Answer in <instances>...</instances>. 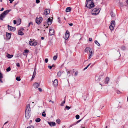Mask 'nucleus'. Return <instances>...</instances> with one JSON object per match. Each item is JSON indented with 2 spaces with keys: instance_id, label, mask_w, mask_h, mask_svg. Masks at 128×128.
Listing matches in <instances>:
<instances>
[{
  "instance_id": "obj_1",
  "label": "nucleus",
  "mask_w": 128,
  "mask_h": 128,
  "mask_svg": "<svg viewBox=\"0 0 128 128\" xmlns=\"http://www.w3.org/2000/svg\"><path fill=\"white\" fill-rule=\"evenodd\" d=\"M25 117L27 119H28L31 115V110L30 104H28L26 106L25 110Z\"/></svg>"
},
{
  "instance_id": "obj_2",
  "label": "nucleus",
  "mask_w": 128,
  "mask_h": 128,
  "mask_svg": "<svg viewBox=\"0 0 128 128\" xmlns=\"http://www.w3.org/2000/svg\"><path fill=\"white\" fill-rule=\"evenodd\" d=\"M85 6L89 8H92L94 6L93 0H86Z\"/></svg>"
},
{
  "instance_id": "obj_3",
  "label": "nucleus",
  "mask_w": 128,
  "mask_h": 128,
  "mask_svg": "<svg viewBox=\"0 0 128 128\" xmlns=\"http://www.w3.org/2000/svg\"><path fill=\"white\" fill-rule=\"evenodd\" d=\"M104 77V74L102 73H99L95 77V80L97 82H99L102 81Z\"/></svg>"
},
{
  "instance_id": "obj_4",
  "label": "nucleus",
  "mask_w": 128,
  "mask_h": 128,
  "mask_svg": "<svg viewBox=\"0 0 128 128\" xmlns=\"http://www.w3.org/2000/svg\"><path fill=\"white\" fill-rule=\"evenodd\" d=\"M11 10H7L4 12L0 15V20H3V19L5 18L6 16Z\"/></svg>"
},
{
  "instance_id": "obj_5",
  "label": "nucleus",
  "mask_w": 128,
  "mask_h": 128,
  "mask_svg": "<svg viewBox=\"0 0 128 128\" xmlns=\"http://www.w3.org/2000/svg\"><path fill=\"white\" fill-rule=\"evenodd\" d=\"M52 20L50 19V18H48L47 22H45L44 23V27H46V28H48V26L51 24H52Z\"/></svg>"
},
{
  "instance_id": "obj_6",
  "label": "nucleus",
  "mask_w": 128,
  "mask_h": 128,
  "mask_svg": "<svg viewBox=\"0 0 128 128\" xmlns=\"http://www.w3.org/2000/svg\"><path fill=\"white\" fill-rule=\"evenodd\" d=\"M100 11L98 9L94 8L92 10V15H96L98 14Z\"/></svg>"
},
{
  "instance_id": "obj_7",
  "label": "nucleus",
  "mask_w": 128,
  "mask_h": 128,
  "mask_svg": "<svg viewBox=\"0 0 128 128\" xmlns=\"http://www.w3.org/2000/svg\"><path fill=\"white\" fill-rule=\"evenodd\" d=\"M69 32L67 30L66 31L65 34L63 36V37L65 40H67L69 38Z\"/></svg>"
},
{
  "instance_id": "obj_8",
  "label": "nucleus",
  "mask_w": 128,
  "mask_h": 128,
  "mask_svg": "<svg viewBox=\"0 0 128 128\" xmlns=\"http://www.w3.org/2000/svg\"><path fill=\"white\" fill-rule=\"evenodd\" d=\"M42 18L41 17L39 18H36V22L38 24H39L42 20Z\"/></svg>"
},
{
  "instance_id": "obj_9",
  "label": "nucleus",
  "mask_w": 128,
  "mask_h": 128,
  "mask_svg": "<svg viewBox=\"0 0 128 128\" xmlns=\"http://www.w3.org/2000/svg\"><path fill=\"white\" fill-rule=\"evenodd\" d=\"M8 28L9 30L11 31L14 32L16 30V28L15 27L10 26L8 25Z\"/></svg>"
},
{
  "instance_id": "obj_10",
  "label": "nucleus",
  "mask_w": 128,
  "mask_h": 128,
  "mask_svg": "<svg viewBox=\"0 0 128 128\" xmlns=\"http://www.w3.org/2000/svg\"><path fill=\"white\" fill-rule=\"evenodd\" d=\"M29 44L31 46H35L37 44V42H33L32 41H30Z\"/></svg>"
},
{
  "instance_id": "obj_11",
  "label": "nucleus",
  "mask_w": 128,
  "mask_h": 128,
  "mask_svg": "<svg viewBox=\"0 0 128 128\" xmlns=\"http://www.w3.org/2000/svg\"><path fill=\"white\" fill-rule=\"evenodd\" d=\"M54 29H52L51 28H50L49 30L50 35L52 36L54 35Z\"/></svg>"
},
{
  "instance_id": "obj_12",
  "label": "nucleus",
  "mask_w": 128,
  "mask_h": 128,
  "mask_svg": "<svg viewBox=\"0 0 128 128\" xmlns=\"http://www.w3.org/2000/svg\"><path fill=\"white\" fill-rule=\"evenodd\" d=\"M33 86L34 88H37L40 86V84H38L37 82H35L33 84Z\"/></svg>"
},
{
  "instance_id": "obj_13",
  "label": "nucleus",
  "mask_w": 128,
  "mask_h": 128,
  "mask_svg": "<svg viewBox=\"0 0 128 128\" xmlns=\"http://www.w3.org/2000/svg\"><path fill=\"white\" fill-rule=\"evenodd\" d=\"M48 124L51 126H54L56 125V123L54 122H48Z\"/></svg>"
},
{
  "instance_id": "obj_14",
  "label": "nucleus",
  "mask_w": 128,
  "mask_h": 128,
  "mask_svg": "<svg viewBox=\"0 0 128 128\" xmlns=\"http://www.w3.org/2000/svg\"><path fill=\"white\" fill-rule=\"evenodd\" d=\"M53 84L55 86H56L58 85V80L57 79H56L54 81Z\"/></svg>"
},
{
  "instance_id": "obj_15",
  "label": "nucleus",
  "mask_w": 128,
  "mask_h": 128,
  "mask_svg": "<svg viewBox=\"0 0 128 128\" xmlns=\"http://www.w3.org/2000/svg\"><path fill=\"white\" fill-rule=\"evenodd\" d=\"M50 12V11L49 9H46L44 10V14L46 15L49 14Z\"/></svg>"
},
{
  "instance_id": "obj_16",
  "label": "nucleus",
  "mask_w": 128,
  "mask_h": 128,
  "mask_svg": "<svg viewBox=\"0 0 128 128\" xmlns=\"http://www.w3.org/2000/svg\"><path fill=\"white\" fill-rule=\"evenodd\" d=\"M89 55L88 58V59H90L92 57V56L93 55V53L92 51L91 50H89Z\"/></svg>"
},
{
  "instance_id": "obj_17",
  "label": "nucleus",
  "mask_w": 128,
  "mask_h": 128,
  "mask_svg": "<svg viewBox=\"0 0 128 128\" xmlns=\"http://www.w3.org/2000/svg\"><path fill=\"white\" fill-rule=\"evenodd\" d=\"M6 34L7 37L8 38L10 39L11 37V34L8 32H6Z\"/></svg>"
},
{
  "instance_id": "obj_18",
  "label": "nucleus",
  "mask_w": 128,
  "mask_h": 128,
  "mask_svg": "<svg viewBox=\"0 0 128 128\" xmlns=\"http://www.w3.org/2000/svg\"><path fill=\"white\" fill-rule=\"evenodd\" d=\"M64 72H61L59 71L57 73V76L58 77H60L61 76L62 74L64 73Z\"/></svg>"
},
{
  "instance_id": "obj_19",
  "label": "nucleus",
  "mask_w": 128,
  "mask_h": 128,
  "mask_svg": "<svg viewBox=\"0 0 128 128\" xmlns=\"http://www.w3.org/2000/svg\"><path fill=\"white\" fill-rule=\"evenodd\" d=\"M109 80V78L108 77H106L104 81V83L106 84H107L108 81Z\"/></svg>"
},
{
  "instance_id": "obj_20",
  "label": "nucleus",
  "mask_w": 128,
  "mask_h": 128,
  "mask_svg": "<svg viewBox=\"0 0 128 128\" xmlns=\"http://www.w3.org/2000/svg\"><path fill=\"white\" fill-rule=\"evenodd\" d=\"M18 35H23L24 34V33L22 32L21 30H20L18 31Z\"/></svg>"
},
{
  "instance_id": "obj_21",
  "label": "nucleus",
  "mask_w": 128,
  "mask_h": 128,
  "mask_svg": "<svg viewBox=\"0 0 128 128\" xmlns=\"http://www.w3.org/2000/svg\"><path fill=\"white\" fill-rule=\"evenodd\" d=\"M71 8L70 7L67 8L66 10V12H70L71 11Z\"/></svg>"
},
{
  "instance_id": "obj_22",
  "label": "nucleus",
  "mask_w": 128,
  "mask_h": 128,
  "mask_svg": "<svg viewBox=\"0 0 128 128\" xmlns=\"http://www.w3.org/2000/svg\"><path fill=\"white\" fill-rule=\"evenodd\" d=\"M21 24V20L18 18V19L17 21V25H20Z\"/></svg>"
},
{
  "instance_id": "obj_23",
  "label": "nucleus",
  "mask_w": 128,
  "mask_h": 128,
  "mask_svg": "<svg viewBox=\"0 0 128 128\" xmlns=\"http://www.w3.org/2000/svg\"><path fill=\"white\" fill-rule=\"evenodd\" d=\"M13 56L12 54H8L6 55V56L8 58H12Z\"/></svg>"
},
{
  "instance_id": "obj_24",
  "label": "nucleus",
  "mask_w": 128,
  "mask_h": 128,
  "mask_svg": "<svg viewBox=\"0 0 128 128\" xmlns=\"http://www.w3.org/2000/svg\"><path fill=\"white\" fill-rule=\"evenodd\" d=\"M117 54H118L117 56L118 57L117 58V59H118L119 58V57L120 56V52H118V51L117 52Z\"/></svg>"
},
{
  "instance_id": "obj_25",
  "label": "nucleus",
  "mask_w": 128,
  "mask_h": 128,
  "mask_svg": "<svg viewBox=\"0 0 128 128\" xmlns=\"http://www.w3.org/2000/svg\"><path fill=\"white\" fill-rule=\"evenodd\" d=\"M95 44H96L98 46H100V44L98 42L97 40H95L94 42Z\"/></svg>"
},
{
  "instance_id": "obj_26",
  "label": "nucleus",
  "mask_w": 128,
  "mask_h": 128,
  "mask_svg": "<svg viewBox=\"0 0 128 128\" xmlns=\"http://www.w3.org/2000/svg\"><path fill=\"white\" fill-rule=\"evenodd\" d=\"M110 25L109 26V28L110 30H111V32L112 30V21H111L110 22Z\"/></svg>"
},
{
  "instance_id": "obj_27",
  "label": "nucleus",
  "mask_w": 128,
  "mask_h": 128,
  "mask_svg": "<svg viewBox=\"0 0 128 128\" xmlns=\"http://www.w3.org/2000/svg\"><path fill=\"white\" fill-rule=\"evenodd\" d=\"M40 120L41 119L40 118H36V120L35 121L36 122H40Z\"/></svg>"
},
{
  "instance_id": "obj_28",
  "label": "nucleus",
  "mask_w": 128,
  "mask_h": 128,
  "mask_svg": "<svg viewBox=\"0 0 128 128\" xmlns=\"http://www.w3.org/2000/svg\"><path fill=\"white\" fill-rule=\"evenodd\" d=\"M115 22L114 21L112 20V28H114V27L115 26Z\"/></svg>"
},
{
  "instance_id": "obj_29",
  "label": "nucleus",
  "mask_w": 128,
  "mask_h": 128,
  "mask_svg": "<svg viewBox=\"0 0 128 128\" xmlns=\"http://www.w3.org/2000/svg\"><path fill=\"white\" fill-rule=\"evenodd\" d=\"M57 56L56 55L54 56L53 57V60H56L57 59Z\"/></svg>"
},
{
  "instance_id": "obj_30",
  "label": "nucleus",
  "mask_w": 128,
  "mask_h": 128,
  "mask_svg": "<svg viewBox=\"0 0 128 128\" xmlns=\"http://www.w3.org/2000/svg\"><path fill=\"white\" fill-rule=\"evenodd\" d=\"M65 99H64V101L62 102V104H60V106H63L64 105V104L65 103Z\"/></svg>"
},
{
  "instance_id": "obj_31",
  "label": "nucleus",
  "mask_w": 128,
  "mask_h": 128,
  "mask_svg": "<svg viewBox=\"0 0 128 128\" xmlns=\"http://www.w3.org/2000/svg\"><path fill=\"white\" fill-rule=\"evenodd\" d=\"M121 48L122 50H125L126 49V47L124 46H122Z\"/></svg>"
},
{
  "instance_id": "obj_32",
  "label": "nucleus",
  "mask_w": 128,
  "mask_h": 128,
  "mask_svg": "<svg viewBox=\"0 0 128 128\" xmlns=\"http://www.w3.org/2000/svg\"><path fill=\"white\" fill-rule=\"evenodd\" d=\"M10 67H9L6 69V71L7 72H8L10 70Z\"/></svg>"
},
{
  "instance_id": "obj_33",
  "label": "nucleus",
  "mask_w": 128,
  "mask_h": 128,
  "mask_svg": "<svg viewBox=\"0 0 128 128\" xmlns=\"http://www.w3.org/2000/svg\"><path fill=\"white\" fill-rule=\"evenodd\" d=\"M42 115L44 117L46 116V114L45 112H42Z\"/></svg>"
},
{
  "instance_id": "obj_34",
  "label": "nucleus",
  "mask_w": 128,
  "mask_h": 128,
  "mask_svg": "<svg viewBox=\"0 0 128 128\" xmlns=\"http://www.w3.org/2000/svg\"><path fill=\"white\" fill-rule=\"evenodd\" d=\"M16 80L18 81H20V77H17L16 78Z\"/></svg>"
},
{
  "instance_id": "obj_35",
  "label": "nucleus",
  "mask_w": 128,
  "mask_h": 128,
  "mask_svg": "<svg viewBox=\"0 0 128 128\" xmlns=\"http://www.w3.org/2000/svg\"><path fill=\"white\" fill-rule=\"evenodd\" d=\"M76 118L77 119H78L79 118H80V116L78 115H76Z\"/></svg>"
},
{
  "instance_id": "obj_36",
  "label": "nucleus",
  "mask_w": 128,
  "mask_h": 128,
  "mask_svg": "<svg viewBox=\"0 0 128 128\" xmlns=\"http://www.w3.org/2000/svg\"><path fill=\"white\" fill-rule=\"evenodd\" d=\"M56 122L58 124H59L60 123V119H58L56 120Z\"/></svg>"
},
{
  "instance_id": "obj_37",
  "label": "nucleus",
  "mask_w": 128,
  "mask_h": 128,
  "mask_svg": "<svg viewBox=\"0 0 128 128\" xmlns=\"http://www.w3.org/2000/svg\"><path fill=\"white\" fill-rule=\"evenodd\" d=\"M70 108V107H69L68 106H66L65 107V108H66L68 110H69Z\"/></svg>"
},
{
  "instance_id": "obj_38",
  "label": "nucleus",
  "mask_w": 128,
  "mask_h": 128,
  "mask_svg": "<svg viewBox=\"0 0 128 128\" xmlns=\"http://www.w3.org/2000/svg\"><path fill=\"white\" fill-rule=\"evenodd\" d=\"M28 52V50H24V52L25 53H27Z\"/></svg>"
},
{
  "instance_id": "obj_39",
  "label": "nucleus",
  "mask_w": 128,
  "mask_h": 128,
  "mask_svg": "<svg viewBox=\"0 0 128 128\" xmlns=\"http://www.w3.org/2000/svg\"><path fill=\"white\" fill-rule=\"evenodd\" d=\"M53 66V65L52 66H48V68H49L50 69H51L52 68V67Z\"/></svg>"
},
{
  "instance_id": "obj_40",
  "label": "nucleus",
  "mask_w": 128,
  "mask_h": 128,
  "mask_svg": "<svg viewBox=\"0 0 128 128\" xmlns=\"http://www.w3.org/2000/svg\"><path fill=\"white\" fill-rule=\"evenodd\" d=\"M116 93L118 94H120L121 92L119 90H117Z\"/></svg>"
},
{
  "instance_id": "obj_41",
  "label": "nucleus",
  "mask_w": 128,
  "mask_h": 128,
  "mask_svg": "<svg viewBox=\"0 0 128 128\" xmlns=\"http://www.w3.org/2000/svg\"><path fill=\"white\" fill-rule=\"evenodd\" d=\"M78 72H76L74 74V76H76L77 75H78Z\"/></svg>"
},
{
  "instance_id": "obj_42",
  "label": "nucleus",
  "mask_w": 128,
  "mask_h": 128,
  "mask_svg": "<svg viewBox=\"0 0 128 128\" xmlns=\"http://www.w3.org/2000/svg\"><path fill=\"white\" fill-rule=\"evenodd\" d=\"M36 2L37 4H38L40 2L39 0H36Z\"/></svg>"
},
{
  "instance_id": "obj_43",
  "label": "nucleus",
  "mask_w": 128,
  "mask_h": 128,
  "mask_svg": "<svg viewBox=\"0 0 128 128\" xmlns=\"http://www.w3.org/2000/svg\"><path fill=\"white\" fill-rule=\"evenodd\" d=\"M31 24H32V22H30L29 23L28 26H29Z\"/></svg>"
},
{
  "instance_id": "obj_44",
  "label": "nucleus",
  "mask_w": 128,
  "mask_h": 128,
  "mask_svg": "<svg viewBox=\"0 0 128 128\" xmlns=\"http://www.w3.org/2000/svg\"><path fill=\"white\" fill-rule=\"evenodd\" d=\"M35 76L34 75V74L32 76V79H31L32 80H33L34 79V78Z\"/></svg>"
},
{
  "instance_id": "obj_45",
  "label": "nucleus",
  "mask_w": 128,
  "mask_h": 128,
  "mask_svg": "<svg viewBox=\"0 0 128 128\" xmlns=\"http://www.w3.org/2000/svg\"><path fill=\"white\" fill-rule=\"evenodd\" d=\"M89 49V48H86L85 49V51H87Z\"/></svg>"
},
{
  "instance_id": "obj_46",
  "label": "nucleus",
  "mask_w": 128,
  "mask_h": 128,
  "mask_svg": "<svg viewBox=\"0 0 128 128\" xmlns=\"http://www.w3.org/2000/svg\"><path fill=\"white\" fill-rule=\"evenodd\" d=\"M81 120H80L78 121L77 122H76V123L75 124H78V123L80 122L81 121Z\"/></svg>"
},
{
  "instance_id": "obj_47",
  "label": "nucleus",
  "mask_w": 128,
  "mask_h": 128,
  "mask_svg": "<svg viewBox=\"0 0 128 128\" xmlns=\"http://www.w3.org/2000/svg\"><path fill=\"white\" fill-rule=\"evenodd\" d=\"M28 128H34V127L33 126H30L28 127Z\"/></svg>"
},
{
  "instance_id": "obj_48",
  "label": "nucleus",
  "mask_w": 128,
  "mask_h": 128,
  "mask_svg": "<svg viewBox=\"0 0 128 128\" xmlns=\"http://www.w3.org/2000/svg\"><path fill=\"white\" fill-rule=\"evenodd\" d=\"M38 90H39L40 92H42V90L40 88H38Z\"/></svg>"
},
{
  "instance_id": "obj_49",
  "label": "nucleus",
  "mask_w": 128,
  "mask_h": 128,
  "mask_svg": "<svg viewBox=\"0 0 128 128\" xmlns=\"http://www.w3.org/2000/svg\"><path fill=\"white\" fill-rule=\"evenodd\" d=\"M45 61L46 63H47L48 61V59L47 58H46L45 59Z\"/></svg>"
},
{
  "instance_id": "obj_50",
  "label": "nucleus",
  "mask_w": 128,
  "mask_h": 128,
  "mask_svg": "<svg viewBox=\"0 0 128 128\" xmlns=\"http://www.w3.org/2000/svg\"><path fill=\"white\" fill-rule=\"evenodd\" d=\"M14 24H16V21L15 20H14L13 21Z\"/></svg>"
},
{
  "instance_id": "obj_51",
  "label": "nucleus",
  "mask_w": 128,
  "mask_h": 128,
  "mask_svg": "<svg viewBox=\"0 0 128 128\" xmlns=\"http://www.w3.org/2000/svg\"><path fill=\"white\" fill-rule=\"evenodd\" d=\"M89 40L90 41V42L92 41V38H89Z\"/></svg>"
},
{
  "instance_id": "obj_52",
  "label": "nucleus",
  "mask_w": 128,
  "mask_h": 128,
  "mask_svg": "<svg viewBox=\"0 0 128 128\" xmlns=\"http://www.w3.org/2000/svg\"><path fill=\"white\" fill-rule=\"evenodd\" d=\"M36 71H34V73H33V75L34 74V75L36 76Z\"/></svg>"
},
{
  "instance_id": "obj_53",
  "label": "nucleus",
  "mask_w": 128,
  "mask_h": 128,
  "mask_svg": "<svg viewBox=\"0 0 128 128\" xmlns=\"http://www.w3.org/2000/svg\"><path fill=\"white\" fill-rule=\"evenodd\" d=\"M14 0H9V1H10V3H11L12 2V1Z\"/></svg>"
},
{
  "instance_id": "obj_54",
  "label": "nucleus",
  "mask_w": 128,
  "mask_h": 128,
  "mask_svg": "<svg viewBox=\"0 0 128 128\" xmlns=\"http://www.w3.org/2000/svg\"><path fill=\"white\" fill-rule=\"evenodd\" d=\"M16 65L18 67H19L20 66V65L19 63H17L16 64Z\"/></svg>"
},
{
  "instance_id": "obj_55",
  "label": "nucleus",
  "mask_w": 128,
  "mask_h": 128,
  "mask_svg": "<svg viewBox=\"0 0 128 128\" xmlns=\"http://www.w3.org/2000/svg\"><path fill=\"white\" fill-rule=\"evenodd\" d=\"M68 24L70 26H72L73 25L72 23Z\"/></svg>"
},
{
  "instance_id": "obj_56",
  "label": "nucleus",
  "mask_w": 128,
  "mask_h": 128,
  "mask_svg": "<svg viewBox=\"0 0 128 128\" xmlns=\"http://www.w3.org/2000/svg\"><path fill=\"white\" fill-rule=\"evenodd\" d=\"M4 9L3 8H2L0 10V11H2L4 10Z\"/></svg>"
},
{
  "instance_id": "obj_57",
  "label": "nucleus",
  "mask_w": 128,
  "mask_h": 128,
  "mask_svg": "<svg viewBox=\"0 0 128 128\" xmlns=\"http://www.w3.org/2000/svg\"><path fill=\"white\" fill-rule=\"evenodd\" d=\"M91 64V63L90 64H89L86 67L88 68V67Z\"/></svg>"
},
{
  "instance_id": "obj_58",
  "label": "nucleus",
  "mask_w": 128,
  "mask_h": 128,
  "mask_svg": "<svg viewBox=\"0 0 128 128\" xmlns=\"http://www.w3.org/2000/svg\"><path fill=\"white\" fill-rule=\"evenodd\" d=\"M66 71H67V72L68 73L67 74H70V72L69 71H68V70H67Z\"/></svg>"
},
{
  "instance_id": "obj_59",
  "label": "nucleus",
  "mask_w": 128,
  "mask_h": 128,
  "mask_svg": "<svg viewBox=\"0 0 128 128\" xmlns=\"http://www.w3.org/2000/svg\"><path fill=\"white\" fill-rule=\"evenodd\" d=\"M49 102H52V104L54 103V102L53 101H52L51 100H50Z\"/></svg>"
},
{
  "instance_id": "obj_60",
  "label": "nucleus",
  "mask_w": 128,
  "mask_h": 128,
  "mask_svg": "<svg viewBox=\"0 0 128 128\" xmlns=\"http://www.w3.org/2000/svg\"><path fill=\"white\" fill-rule=\"evenodd\" d=\"M87 68H88L86 67H85V68H84V70H86V69H87Z\"/></svg>"
},
{
  "instance_id": "obj_61",
  "label": "nucleus",
  "mask_w": 128,
  "mask_h": 128,
  "mask_svg": "<svg viewBox=\"0 0 128 128\" xmlns=\"http://www.w3.org/2000/svg\"><path fill=\"white\" fill-rule=\"evenodd\" d=\"M115 15L114 14H112V17L115 16Z\"/></svg>"
},
{
  "instance_id": "obj_62",
  "label": "nucleus",
  "mask_w": 128,
  "mask_h": 128,
  "mask_svg": "<svg viewBox=\"0 0 128 128\" xmlns=\"http://www.w3.org/2000/svg\"><path fill=\"white\" fill-rule=\"evenodd\" d=\"M41 39L42 40H43L44 39V38L43 37H42L41 38Z\"/></svg>"
},
{
  "instance_id": "obj_63",
  "label": "nucleus",
  "mask_w": 128,
  "mask_h": 128,
  "mask_svg": "<svg viewBox=\"0 0 128 128\" xmlns=\"http://www.w3.org/2000/svg\"><path fill=\"white\" fill-rule=\"evenodd\" d=\"M34 71H36V68H35L34 69Z\"/></svg>"
},
{
  "instance_id": "obj_64",
  "label": "nucleus",
  "mask_w": 128,
  "mask_h": 128,
  "mask_svg": "<svg viewBox=\"0 0 128 128\" xmlns=\"http://www.w3.org/2000/svg\"><path fill=\"white\" fill-rule=\"evenodd\" d=\"M23 54L24 55H26V54H25V53L24 52L23 53Z\"/></svg>"
}]
</instances>
